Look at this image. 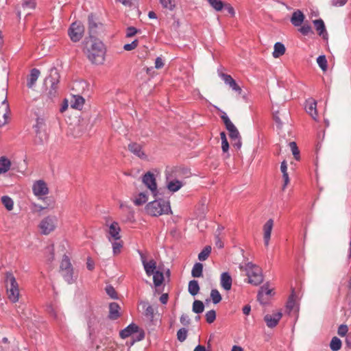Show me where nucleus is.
I'll list each match as a JSON object with an SVG mask.
<instances>
[{
    "label": "nucleus",
    "mask_w": 351,
    "mask_h": 351,
    "mask_svg": "<svg viewBox=\"0 0 351 351\" xmlns=\"http://www.w3.org/2000/svg\"><path fill=\"white\" fill-rule=\"evenodd\" d=\"M146 213L153 217L167 215L171 212L170 203L165 199H154L145 206Z\"/></svg>",
    "instance_id": "1"
},
{
    "label": "nucleus",
    "mask_w": 351,
    "mask_h": 351,
    "mask_svg": "<svg viewBox=\"0 0 351 351\" xmlns=\"http://www.w3.org/2000/svg\"><path fill=\"white\" fill-rule=\"evenodd\" d=\"M104 49L101 42L95 41L87 51L88 60L95 64H101L104 61Z\"/></svg>",
    "instance_id": "2"
},
{
    "label": "nucleus",
    "mask_w": 351,
    "mask_h": 351,
    "mask_svg": "<svg viewBox=\"0 0 351 351\" xmlns=\"http://www.w3.org/2000/svg\"><path fill=\"white\" fill-rule=\"evenodd\" d=\"M60 273L64 280L69 284L74 283L77 276L74 275L73 267L68 256L64 255L60 265Z\"/></svg>",
    "instance_id": "3"
},
{
    "label": "nucleus",
    "mask_w": 351,
    "mask_h": 351,
    "mask_svg": "<svg viewBox=\"0 0 351 351\" xmlns=\"http://www.w3.org/2000/svg\"><path fill=\"white\" fill-rule=\"evenodd\" d=\"M245 270L248 276V282L254 285H258L263 281L261 269L252 263L245 265Z\"/></svg>",
    "instance_id": "4"
},
{
    "label": "nucleus",
    "mask_w": 351,
    "mask_h": 351,
    "mask_svg": "<svg viewBox=\"0 0 351 351\" xmlns=\"http://www.w3.org/2000/svg\"><path fill=\"white\" fill-rule=\"evenodd\" d=\"M0 95L3 100L0 103V128L8 123L10 108L7 101V93L3 89Z\"/></svg>",
    "instance_id": "5"
},
{
    "label": "nucleus",
    "mask_w": 351,
    "mask_h": 351,
    "mask_svg": "<svg viewBox=\"0 0 351 351\" xmlns=\"http://www.w3.org/2000/svg\"><path fill=\"white\" fill-rule=\"evenodd\" d=\"M142 182L150 190L152 195L155 197L158 195L156 179L151 171L146 172L142 176Z\"/></svg>",
    "instance_id": "6"
},
{
    "label": "nucleus",
    "mask_w": 351,
    "mask_h": 351,
    "mask_svg": "<svg viewBox=\"0 0 351 351\" xmlns=\"http://www.w3.org/2000/svg\"><path fill=\"white\" fill-rule=\"evenodd\" d=\"M46 82H49L51 86L48 92V96L51 99L55 97L57 94L58 84L59 82V75L58 70L56 68H52L50 70V75L46 78Z\"/></svg>",
    "instance_id": "7"
},
{
    "label": "nucleus",
    "mask_w": 351,
    "mask_h": 351,
    "mask_svg": "<svg viewBox=\"0 0 351 351\" xmlns=\"http://www.w3.org/2000/svg\"><path fill=\"white\" fill-rule=\"evenodd\" d=\"M84 32V25L80 22L75 21L73 23L69 28L68 34L71 40L73 42L76 43L82 39Z\"/></svg>",
    "instance_id": "8"
},
{
    "label": "nucleus",
    "mask_w": 351,
    "mask_h": 351,
    "mask_svg": "<svg viewBox=\"0 0 351 351\" xmlns=\"http://www.w3.org/2000/svg\"><path fill=\"white\" fill-rule=\"evenodd\" d=\"M88 34L91 38H95L100 30L102 29L103 24L98 21L97 17L90 13L88 16Z\"/></svg>",
    "instance_id": "9"
},
{
    "label": "nucleus",
    "mask_w": 351,
    "mask_h": 351,
    "mask_svg": "<svg viewBox=\"0 0 351 351\" xmlns=\"http://www.w3.org/2000/svg\"><path fill=\"white\" fill-rule=\"evenodd\" d=\"M57 218L55 216H48L44 218L39 224L43 234H49L56 227Z\"/></svg>",
    "instance_id": "10"
},
{
    "label": "nucleus",
    "mask_w": 351,
    "mask_h": 351,
    "mask_svg": "<svg viewBox=\"0 0 351 351\" xmlns=\"http://www.w3.org/2000/svg\"><path fill=\"white\" fill-rule=\"evenodd\" d=\"M32 191L36 196L45 195L49 193L47 185L43 180H37L33 184Z\"/></svg>",
    "instance_id": "11"
},
{
    "label": "nucleus",
    "mask_w": 351,
    "mask_h": 351,
    "mask_svg": "<svg viewBox=\"0 0 351 351\" xmlns=\"http://www.w3.org/2000/svg\"><path fill=\"white\" fill-rule=\"evenodd\" d=\"M128 150L141 159H147V155L143 152L142 145L137 143H130L128 145Z\"/></svg>",
    "instance_id": "12"
},
{
    "label": "nucleus",
    "mask_w": 351,
    "mask_h": 351,
    "mask_svg": "<svg viewBox=\"0 0 351 351\" xmlns=\"http://www.w3.org/2000/svg\"><path fill=\"white\" fill-rule=\"evenodd\" d=\"M282 314L280 311L275 313L272 315L267 314L264 317V321L269 328H272L278 324L282 317Z\"/></svg>",
    "instance_id": "13"
},
{
    "label": "nucleus",
    "mask_w": 351,
    "mask_h": 351,
    "mask_svg": "<svg viewBox=\"0 0 351 351\" xmlns=\"http://www.w3.org/2000/svg\"><path fill=\"white\" fill-rule=\"evenodd\" d=\"M121 306L117 302H111L109 304V313L108 317L110 320H117L121 316Z\"/></svg>",
    "instance_id": "14"
},
{
    "label": "nucleus",
    "mask_w": 351,
    "mask_h": 351,
    "mask_svg": "<svg viewBox=\"0 0 351 351\" xmlns=\"http://www.w3.org/2000/svg\"><path fill=\"white\" fill-rule=\"evenodd\" d=\"M304 108L306 112L309 114L313 119H315L317 116V101L313 98L306 99Z\"/></svg>",
    "instance_id": "15"
},
{
    "label": "nucleus",
    "mask_w": 351,
    "mask_h": 351,
    "mask_svg": "<svg viewBox=\"0 0 351 351\" xmlns=\"http://www.w3.org/2000/svg\"><path fill=\"white\" fill-rule=\"evenodd\" d=\"M273 226H274V221L272 219H269V220H267L263 226V232H264L263 239H264V244L266 247H267L269 245Z\"/></svg>",
    "instance_id": "16"
},
{
    "label": "nucleus",
    "mask_w": 351,
    "mask_h": 351,
    "mask_svg": "<svg viewBox=\"0 0 351 351\" xmlns=\"http://www.w3.org/2000/svg\"><path fill=\"white\" fill-rule=\"evenodd\" d=\"M120 232L121 228L119 226V223L116 221L112 222L110 226H109V237L108 239L110 241H111V239H114V241L120 240L121 236H120Z\"/></svg>",
    "instance_id": "17"
},
{
    "label": "nucleus",
    "mask_w": 351,
    "mask_h": 351,
    "mask_svg": "<svg viewBox=\"0 0 351 351\" xmlns=\"http://www.w3.org/2000/svg\"><path fill=\"white\" fill-rule=\"evenodd\" d=\"M271 289H269L267 285L262 286L258 293L257 300L261 304H265L267 302V298L271 294Z\"/></svg>",
    "instance_id": "18"
},
{
    "label": "nucleus",
    "mask_w": 351,
    "mask_h": 351,
    "mask_svg": "<svg viewBox=\"0 0 351 351\" xmlns=\"http://www.w3.org/2000/svg\"><path fill=\"white\" fill-rule=\"evenodd\" d=\"M138 331L139 327L136 324L132 323L124 329L121 330L119 332V335L121 339H124Z\"/></svg>",
    "instance_id": "19"
},
{
    "label": "nucleus",
    "mask_w": 351,
    "mask_h": 351,
    "mask_svg": "<svg viewBox=\"0 0 351 351\" xmlns=\"http://www.w3.org/2000/svg\"><path fill=\"white\" fill-rule=\"evenodd\" d=\"M232 284V279L228 272H223L220 277V285L221 287L226 290L229 291L231 289Z\"/></svg>",
    "instance_id": "20"
},
{
    "label": "nucleus",
    "mask_w": 351,
    "mask_h": 351,
    "mask_svg": "<svg viewBox=\"0 0 351 351\" xmlns=\"http://www.w3.org/2000/svg\"><path fill=\"white\" fill-rule=\"evenodd\" d=\"M304 19L305 16L303 12L300 10H297L292 14L291 17V23L293 26L299 27L304 22Z\"/></svg>",
    "instance_id": "21"
},
{
    "label": "nucleus",
    "mask_w": 351,
    "mask_h": 351,
    "mask_svg": "<svg viewBox=\"0 0 351 351\" xmlns=\"http://www.w3.org/2000/svg\"><path fill=\"white\" fill-rule=\"evenodd\" d=\"M40 71L38 69L34 68L30 71L29 75L27 78V86L28 88H32L35 85L39 75Z\"/></svg>",
    "instance_id": "22"
},
{
    "label": "nucleus",
    "mask_w": 351,
    "mask_h": 351,
    "mask_svg": "<svg viewBox=\"0 0 351 351\" xmlns=\"http://www.w3.org/2000/svg\"><path fill=\"white\" fill-rule=\"evenodd\" d=\"M5 285L6 289L19 287L18 282L11 271H7L5 277Z\"/></svg>",
    "instance_id": "23"
},
{
    "label": "nucleus",
    "mask_w": 351,
    "mask_h": 351,
    "mask_svg": "<svg viewBox=\"0 0 351 351\" xmlns=\"http://www.w3.org/2000/svg\"><path fill=\"white\" fill-rule=\"evenodd\" d=\"M313 24L315 29L317 31L318 34L322 36L324 38H327L328 34L326 32L324 22L322 19H316L313 21Z\"/></svg>",
    "instance_id": "24"
},
{
    "label": "nucleus",
    "mask_w": 351,
    "mask_h": 351,
    "mask_svg": "<svg viewBox=\"0 0 351 351\" xmlns=\"http://www.w3.org/2000/svg\"><path fill=\"white\" fill-rule=\"evenodd\" d=\"M36 132V136L34 142L37 145H43L47 141L48 134L45 130H37Z\"/></svg>",
    "instance_id": "25"
},
{
    "label": "nucleus",
    "mask_w": 351,
    "mask_h": 351,
    "mask_svg": "<svg viewBox=\"0 0 351 351\" xmlns=\"http://www.w3.org/2000/svg\"><path fill=\"white\" fill-rule=\"evenodd\" d=\"M99 322L98 317L92 314L87 320L89 335L92 336L95 333V325Z\"/></svg>",
    "instance_id": "26"
},
{
    "label": "nucleus",
    "mask_w": 351,
    "mask_h": 351,
    "mask_svg": "<svg viewBox=\"0 0 351 351\" xmlns=\"http://www.w3.org/2000/svg\"><path fill=\"white\" fill-rule=\"evenodd\" d=\"M143 309L144 310L145 316L150 321L153 322L154 317V309L152 306L149 305L147 302H143L141 303Z\"/></svg>",
    "instance_id": "27"
},
{
    "label": "nucleus",
    "mask_w": 351,
    "mask_h": 351,
    "mask_svg": "<svg viewBox=\"0 0 351 351\" xmlns=\"http://www.w3.org/2000/svg\"><path fill=\"white\" fill-rule=\"evenodd\" d=\"M184 183L178 180H173L167 183V188L171 192H176L180 190Z\"/></svg>",
    "instance_id": "28"
},
{
    "label": "nucleus",
    "mask_w": 351,
    "mask_h": 351,
    "mask_svg": "<svg viewBox=\"0 0 351 351\" xmlns=\"http://www.w3.org/2000/svg\"><path fill=\"white\" fill-rule=\"evenodd\" d=\"M84 104V99L80 95H74L71 101V106L73 108L81 110Z\"/></svg>",
    "instance_id": "29"
},
{
    "label": "nucleus",
    "mask_w": 351,
    "mask_h": 351,
    "mask_svg": "<svg viewBox=\"0 0 351 351\" xmlns=\"http://www.w3.org/2000/svg\"><path fill=\"white\" fill-rule=\"evenodd\" d=\"M8 299L13 303H16L19 299V289L17 288H10L6 289Z\"/></svg>",
    "instance_id": "30"
},
{
    "label": "nucleus",
    "mask_w": 351,
    "mask_h": 351,
    "mask_svg": "<svg viewBox=\"0 0 351 351\" xmlns=\"http://www.w3.org/2000/svg\"><path fill=\"white\" fill-rule=\"evenodd\" d=\"M285 50L286 49L285 45L280 42H277L274 45V49L272 53L273 56L274 58H279L280 56L285 54Z\"/></svg>",
    "instance_id": "31"
},
{
    "label": "nucleus",
    "mask_w": 351,
    "mask_h": 351,
    "mask_svg": "<svg viewBox=\"0 0 351 351\" xmlns=\"http://www.w3.org/2000/svg\"><path fill=\"white\" fill-rule=\"evenodd\" d=\"M10 167L11 162L8 158L5 156L0 158V174L6 173Z\"/></svg>",
    "instance_id": "32"
},
{
    "label": "nucleus",
    "mask_w": 351,
    "mask_h": 351,
    "mask_svg": "<svg viewBox=\"0 0 351 351\" xmlns=\"http://www.w3.org/2000/svg\"><path fill=\"white\" fill-rule=\"evenodd\" d=\"M188 291L191 295H196L199 291V285L198 281L196 280H192L189 281Z\"/></svg>",
    "instance_id": "33"
},
{
    "label": "nucleus",
    "mask_w": 351,
    "mask_h": 351,
    "mask_svg": "<svg viewBox=\"0 0 351 351\" xmlns=\"http://www.w3.org/2000/svg\"><path fill=\"white\" fill-rule=\"evenodd\" d=\"M143 265L147 276H151L154 274L156 268V263L153 259L150 260L149 262H146V263L143 264Z\"/></svg>",
    "instance_id": "34"
},
{
    "label": "nucleus",
    "mask_w": 351,
    "mask_h": 351,
    "mask_svg": "<svg viewBox=\"0 0 351 351\" xmlns=\"http://www.w3.org/2000/svg\"><path fill=\"white\" fill-rule=\"evenodd\" d=\"M191 275L194 278H199L203 276V265L200 263H196L192 269Z\"/></svg>",
    "instance_id": "35"
},
{
    "label": "nucleus",
    "mask_w": 351,
    "mask_h": 351,
    "mask_svg": "<svg viewBox=\"0 0 351 351\" xmlns=\"http://www.w3.org/2000/svg\"><path fill=\"white\" fill-rule=\"evenodd\" d=\"M153 274V281L155 287H159L164 281L163 273L159 271H156Z\"/></svg>",
    "instance_id": "36"
},
{
    "label": "nucleus",
    "mask_w": 351,
    "mask_h": 351,
    "mask_svg": "<svg viewBox=\"0 0 351 351\" xmlns=\"http://www.w3.org/2000/svg\"><path fill=\"white\" fill-rule=\"evenodd\" d=\"M341 341L337 337H334L332 338L330 343V348L332 351H338L341 348Z\"/></svg>",
    "instance_id": "37"
},
{
    "label": "nucleus",
    "mask_w": 351,
    "mask_h": 351,
    "mask_svg": "<svg viewBox=\"0 0 351 351\" xmlns=\"http://www.w3.org/2000/svg\"><path fill=\"white\" fill-rule=\"evenodd\" d=\"M192 310L195 313H202L204 310V303L200 300H195L193 303Z\"/></svg>",
    "instance_id": "38"
},
{
    "label": "nucleus",
    "mask_w": 351,
    "mask_h": 351,
    "mask_svg": "<svg viewBox=\"0 0 351 351\" xmlns=\"http://www.w3.org/2000/svg\"><path fill=\"white\" fill-rule=\"evenodd\" d=\"M226 130L229 132V136L231 141H234V139L241 136L239 130L234 124L227 128Z\"/></svg>",
    "instance_id": "39"
},
{
    "label": "nucleus",
    "mask_w": 351,
    "mask_h": 351,
    "mask_svg": "<svg viewBox=\"0 0 351 351\" xmlns=\"http://www.w3.org/2000/svg\"><path fill=\"white\" fill-rule=\"evenodd\" d=\"M208 2L217 12L222 10L224 7V3L221 0H208Z\"/></svg>",
    "instance_id": "40"
},
{
    "label": "nucleus",
    "mask_w": 351,
    "mask_h": 351,
    "mask_svg": "<svg viewBox=\"0 0 351 351\" xmlns=\"http://www.w3.org/2000/svg\"><path fill=\"white\" fill-rule=\"evenodd\" d=\"M210 298L214 304H217L219 303L222 299L220 293L216 289H213L211 290Z\"/></svg>",
    "instance_id": "41"
},
{
    "label": "nucleus",
    "mask_w": 351,
    "mask_h": 351,
    "mask_svg": "<svg viewBox=\"0 0 351 351\" xmlns=\"http://www.w3.org/2000/svg\"><path fill=\"white\" fill-rule=\"evenodd\" d=\"M211 252V247L209 245L206 246L201 252L198 254V259L201 261H206Z\"/></svg>",
    "instance_id": "42"
},
{
    "label": "nucleus",
    "mask_w": 351,
    "mask_h": 351,
    "mask_svg": "<svg viewBox=\"0 0 351 351\" xmlns=\"http://www.w3.org/2000/svg\"><path fill=\"white\" fill-rule=\"evenodd\" d=\"M162 6L169 10H173L176 8L175 0H158Z\"/></svg>",
    "instance_id": "43"
},
{
    "label": "nucleus",
    "mask_w": 351,
    "mask_h": 351,
    "mask_svg": "<svg viewBox=\"0 0 351 351\" xmlns=\"http://www.w3.org/2000/svg\"><path fill=\"white\" fill-rule=\"evenodd\" d=\"M317 62L323 71H326L328 69L327 60L324 55L319 56L317 58Z\"/></svg>",
    "instance_id": "44"
},
{
    "label": "nucleus",
    "mask_w": 351,
    "mask_h": 351,
    "mask_svg": "<svg viewBox=\"0 0 351 351\" xmlns=\"http://www.w3.org/2000/svg\"><path fill=\"white\" fill-rule=\"evenodd\" d=\"M280 170H281V172L282 173V177L284 179L285 184L286 185L289 182V175L287 173V162L285 160H283L281 162Z\"/></svg>",
    "instance_id": "45"
},
{
    "label": "nucleus",
    "mask_w": 351,
    "mask_h": 351,
    "mask_svg": "<svg viewBox=\"0 0 351 351\" xmlns=\"http://www.w3.org/2000/svg\"><path fill=\"white\" fill-rule=\"evenodd\" d=\"M220 138H221V149H222V151L226 153L228 151L229 149V143L228 142V140H227V138H226V133L224 132H221L220 133Z\"/></svg>",
    "instance_id": "46"
},
{
    "label": "nucleus",
    "mask_w": 351,
    "mask_h": 351,
    "mask_svg": "<svg viewBox=\"0 0 351 351\" xmlns=\"http://www.w3.org/2000/svg\"><path fill=\"white\" fill-rule=\"evenodd\" d=\"M295 305V300L294 293L293 292L292 294L289 296L286 305V308L289 313H290V312L294 308Z\"/></svg>",
    "instance_id": "47"
},
{
    "label": "nucleus",
    "mask_w": 351,
    "mask_h": 351,
    "mask_svg": "<svg viewBox=\"0 0 351 351\" xmlns=\"http://www.w3.org/2000/svg\"><path fill=\"white\" fill-rule=\"evenodd\" d=\"M106 292L107 293V295L112 299H117L118 298V296H117V293L115 290V289L111 285H108L106 287Z\"/></svg>",
    "instance_id": "48"
},
{
    "label": "nucleus",
    "mask_w": 351,
    "mask_h": 351,
    "mask_svg": "<svg viewBox=\"0 0 351 351\" xmlns=\"http://www.w3.org/2000/svg\"><path fill=\"white\" fill-rule=\"evenodd\" d=\"M289 147L291 149V152H292V154L294 156V158L296 160H300V151L298 149V147L297 146V144L295 142L293 141V142H290L289 143Z\"/></svg>",
    "instance_id": "49"
},
{
    "label": "nucleus",
    "mask_w": 351,
    "mask_h": 351,
    "mask_svg": "<svg viewBox=\"0 0 351 351\" xmlns=\"http://www.w3.org/2000/svg\"><path fill=\"white\" fill-rule=\"evenodd\" d=\"M299 32L304 36H308L309 34H313V31L312 27L308 24H304L300 28H299Z\"/></svg>",
    "instance_id": "50"
},
{
    "label": "nucleus",
    "mask_w": 351,
    "mask_h": 351,
    "mask_svg": "<svg viewBox=\"0 0 351 351\" xmlns=\"http://www.w3.org/2000/svg\"><path fill=\"white\" fill-rule=\"evenodd\" d=\"M188 330L185 328L179 329L177 332V339L179 341L183 342L187 337Z\"/></svg>",
    "instance_id": "51"
},
{
    "label": "nucleus",
    "mask_w": 351,
    "mask_h": 351,
    "mask_svg": "<svg viewBox=\"0 0 351 351\" xmlns=\"http://www.w3.org/2000/svg\"><path fill=\"white\" fill-rule=\"evenodd\" d=\"M35 131L45 130V123L43 118L38 117L36 119V124L34 125Z\"/></svg>",
    "instance_id": "52"
},
{
    "label": "nucleus",
    "mask_w": 351,
    "mask_h": 351,
    "mask_svg": "<svg viewBox=\"0 0 351 351\" xmlns=\"http://www.w3.org/2000/svg\"><path fill=\"white\" fill-rule=\"evenodd\" d=\"M206 320L208 324L213 323L216 319V312L215 310H210L205 315Z\"/></svg>",
    "instance_id": "53"
},
{
    "label": "nucleus",
    "mask_w": 351,
    "mask_h": 351,
    "mask_svg": "<svg viewBox=\"0 0 351 351\" xmlns=\"http://www.w3.org/2000/svg\"><path fill=\"white\" fill-rule=\"evenodd\" d=\"M122 247H123L122 241H121V240L114 241V242L112 243L113 253L114 254H119L120 252Z\"/></svg>",
    "instance_id": "54"
},
{
    "label": "nucleus",
    "mask_w": 351,
    "mask_h": 351,
    "mask_svg": "<svg viewBox=\"0 0 351 351\" xmlns=\"http://www.w3.org/2000/svg\"><path fill=\"white\" fill-rule=\"evenodd\" d=\"M22 6L23 8L34 9L36 6V0H23Z\"/></svg>",
    "instance_id": "55"
},
{
    "label": "nucleus",
    "mask_w": 351,
    "mask_h": 351,
    "mask_svg": "<svg viewBox=\"0 0 351 351\" xmlns=\"http://www.w3.org/2000/svg\"><path fill=\"white\" fill-rule=\"evenodd\" d=\"M140 32V29H136L134 27L130 26L126 29V37L130 38L134 36L136 34Z\"/></svg>",
    "instance_id": "56"
},
{
    "label": "nucleus",
    "mask_w": 351,
    "mask_h": 351,
    "mask_svg": "<svg viewBox=\"0 0 351 351\" xmlns=\"http://www.w3.org/2000/svg\"><path fill=\"white\" fill-rule=\"evenodd\" d=\"M2 204L8 210H11L13 208L14 202L12 199H1Z\"/></svg>",
    "instance_id": "57"
},
{
    "label": "nucleus",
    "mask_w": 351,
    "mask_h": 351,
    "mask_svg": "<svg viewBox=\"0 0 351 351\" xmlns=\"http://www.w3.org/2000/svg\"><path fill=\"white\" fill-rule=\"evenodd\" d=\"M348 331V326L346 324H341L339 326L337 333L341 337H344L346 335Z\"/></svg>",
    "instance_id": "58"
},
{
    "label": "nucleus",
    "mask_w": 351,
    "mask_h": 351,
    "mask_svg": "<svg viewBox=\"0 0 351 351\" xmlns=\"http://www.w3.org/2000/svg\"><path fill=\"white\" fill-rule=\"evenodd\" d=\"M138 40L135 39L131 43L125 44L123 46V49L125 51H131L132 49H134L138 46Z\"/></svg>",
    "instance_id": "59"
},
{
    "label": "nucleus",
    "mask_w": 351,
    "mask_h": 351,
    "mask_svg": "<svg viewBox=\"0 0 351 351\" xmlns=\"http://www.w3.org/2000/svg\"><path fill=\"white\" fill-rule=\"evenodd\" d=\"M221 119L223 121V123H224V125L226 126V128H227L230 127V125H233V123L230 120L229 117H228V115L226 114V113L225 112H222V114L221 115Z\"/></svg>",
    "instance_id": "60"
},
{
    "label": "nucleus",
    "mask_w": 351,
    "mask_h": 351,
    "mask_svg": "<svg viewBox=\"0 0 351 351\" xmlns=\"http://www.w3.org/2000/svg\"><path fill=\"white\" fill-rule=\"evenodd\" d=\"M215 245L219 249H221L223 247V243L222 241V239L221 237V235L219 234H215Z\"/></svg>",
    "instance_id": "61"
},
{
    "label": "nucleus",
    "mask_w": 351,
    "mask_h": 351,
    "mask_svg": "<svg viewBox=\"0 0 351 351\" xmlns=\"http://www.w3.org/2000/svg\"><path fill=\"white\" fill-rule=\"evenodd\" d=\"M228 86L234 91L238 92L239 93H241V87L237 84L234 80H232Z\"/></svg>",
    "instance_id": "62"
},
{
    "label": "nucleus",
    "mask_w": 351,
    "mask_h": 351,
    "mask_svg": "<svg viewBox=\"0 0 351 351\" xmlns=\"http://www.w3.org/2000/svg\"><path fill=\"white\" fill-rule=\"evenodd\" d=\"M219 76L224 81V82L226 84H229L230 83V82L234 80L231 75H228V74H226V73H220L219 74Z\"/></svg>",
    "instance_id": "63"
},
{
    "label": "nucleus",
    "mask_w": 351,
    "mask_h": 351,
    "mask_svg": "<svg viewBox=\"0 0 351 351\" xmlns=\"http://www.w3.org/2000/svg\"><path fill=\"white\" fill-rule=\"evenodd\" d=\"M180 322L182 324H183L184 326H189L190 324V319L189 317V316L186 314H182L180 317Z\"/></svg>",
    "instance_id": "64"
}]
</instances>
